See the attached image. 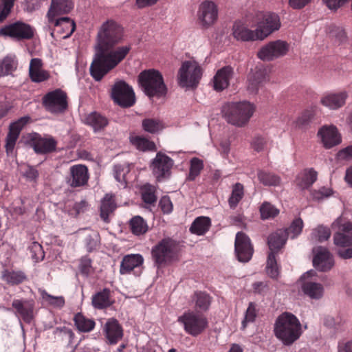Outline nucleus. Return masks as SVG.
<instances>
[{
    "label": "nucleus",
    "instance_id": "nucleus-1",
    "mask_svg": "<svg viewBox=\"0 0 352 352\" xmlns=\"http://www.w3.org/2000/svg\"><path fill=\"white\" fill-rule=\"evenodd\" d=\"M122 38L123 28L113 20H107L100 28L97 34L96 52L90 66V74L95 80L100 81L130 52V45L116 47Z\"/></svg>",
    "mask_w": 352,
    "mask_h": 352
},
{
    "label": "nucleus",
    "instance_id": "nucleus-2",
    "mask_svg": "<svg viewBox=\"0 0 352 352\" xmlns=\"http://www.w3.org/2000/svg\"><path fill=\"white\" fill-rule=\"evenodd\" d=\"M274 333L285 344L289 345L300 336L301 324L294 314L285 312L277 318Z\"/></svg>",
    "mask_w": 352,
    "mask_h": 352
},
{
    "label": "nucleus",
    "instance_id": "nucleus-3",
    "mask_svg": "<svg viewBox=\"0 0 352 352\" xmlns=\"http://www.w3.org/2000/svg\"><path fill=\"white\" fill-rule=\"evenodd\" d=\"M255 108L249 102H228L222 107L223 117L228 123L238 127L245 126L254 112Z\"/></svg>",
    "mask_w": 352,
    "mask_h": 352
},
{
    "label": "nucleus",
    "instance_id": "nucleus-4",
    "mask_svg": "<svg viewBox=\"0 0 352 352\" xmlns=\"http://www.w3.org/2000/svg\"><path fill=\"white\" fill-rule=\"evenodd\" d=\"M138 81L145 94L149 97L160 98L167 93L163 76L157 70L151 69L142 72L138 76Z\"/></svg>",
    "mask_w": 352,
    "mask_h": 352
},
{
    "label": "nucleus",
    "instance_id": "nucleus-5",
    "mask_svg": "<svg viewBox=\"0 0 352 352\" xmlns=\"http://www.w3.org/2000/svg\"><path fill=\"white\" fill-rule=\"evenodd\" d=\"M177 321L183 325L186 333L193 337L201 335L208 327V320L205 316L190 310L185 311Z\"/></svg>",
    "mask_w": 352,
    "mask_h": 352
},
{
    "label": "nucleus",
    "instance_id": "nucleus-6",
    "mask_svg": "<svg viewBox=\"0 0 352 352\" xmlns=\"http://www.w3.org/2000/svg\"><path fill=\"white\" fill-rule=\"evenodd\" d=\"M177 243L170 238H164L152 248L153 261L158 265L169 263L176 259Z\"/></svg>",
    "mask_w": 352,
    "mask_h": 352
},
{
    "label": "nucleus",
    "instance_id": "nucleus-7",
    "mask_svg": "<svg viewBox=\"0 0 352 352\" xmlns=\"http://www.w3.org/2000/svg\"><path fill=\"white\" fill-rule=\"evenodd\" d=\"M202 76L201 66L195 60L184 61L178 72V83L182 87H196Z\"/></svg>",
    "mask_w": 352,
    "mask_h": 352
},
{
    "label": "nucleus",
    "instance_id": "nucleus-8",
    "mask_svg": "<svg viewBox=\"0 0 352 352\" xmlns=\"http://www.w3.org/2000/svg\"><path fill=\"white\" fill-rule=\"evenodd\" d=\"M111 98L113 101L122 107H130L135 104V93L131 86L124 80L115 82L111 89Z\"/></svg>",
    "mask_w": 352,
    "mask_h": 352
},
{
    "label": "nucleus",
    "instance_id": "nucleus-9",
    "mask_svg": "<svg viewBox=\"0 0 352 352\" xmlns=\"http://www.w3.org/2000/svg\"><path fill=\"white\" fill-rule=\"evenodd\" d=\"M289 44L282 40L269 42L257 52V56L263 61H272L287 54Z\"/></svg>",
    "mask_w": 352,
    "mask_h": 352
},
{
    "label": "nucleus",
    "instance_id": "nucleus-10",
    "mask_svg": "<svg viewBox=\"0 0 352 352\" xmlns=\"http://www.w3.org/2000/svg\"><path fill=\"white\" fill-rule=\"evenodd\" d=\"M43 104L50 113H63L67 108V94L60 89L50 91L43 96Z\"/></svg>",
    "mask_w": 352,
    "mask_h": 352
},
{
    "label": "nucleus",
    "instance_id": "nucleus-11",
    "mask_svg": "<svg viewBox=\"0 0 352 352\" xmlns=\"http://www.w3.org/2000/svg\"><path fill=\"white\" fill-rule=\"evenodd\" d=\"M280 21L278 14L273 12L260 13L257 14L256 29L264 40L274 32L279 30Z\"/></svg>",
    "mask_w": 352,
    "mask_h": 352
},
{
    "label": "nucleus",
    "instance_id": "nucleus-12",
    "mask_svg": "<svg viewBox=\"0 0 352 352\" xmlns=\"http://www.w3.org/2000/svg\"><path fill=\"white\" fill-rule=\"evenodd\" d=\"M331 226L333 229H338L333 236V242L336 246L344 248L352 245V222L344 221L342 217H339Z\"/></svg>",
    "mask_w": 352,
    "mask_h": 352
},
{
    "label": "nucleus",
    "instance_id": "nucleus-13",
    "mask_svg": "<svg viewBox=\"0 0 352 352\" xmlns=\"http://www.w3.org/2000/svg\"><path fill=\"white\" fill-rule=\"evenodd\" d=\"M197 16L201 28L208 29L218 19L217 6L212 1L206 0L199 5Z\"/></svg>",
    "mask_w": 352,
    "mask_h": 352
},
{
    "label": "nucleus",
    "instance_id": "nucleus-14",
    "mask_svg": "<svg viewBox=\"0 0 352 352\" xmlns=\"http://www.w3.org/2000/svg\"><path fill=\"white\" fill-rule=\"evenodd\" d=\"M173 164V160L170 157L159 152L153 159L151 168L157 180L160 182L170 176Z\"/></svg>",
    "mask_w": 352,
    "mask_h": 352
},
{
    "label": "nucleus",
    "instance_id": "nucleus-15",
    "mask_svg": "<svg viewBox=\"0 0 352 352\" xmlns=\"http://www.w3.org/2000/svg\"><path fill=\"white\" fill-rule=\"evenodd\" d=\"M0 36H9L21 41L30 39L34 36V31L30 25L17 21L1 28Z\"/></svg>",
    "mask_w": 352,
    "mask_h": 352
},
{
    "label": "nucleus",
    "instance_id": "nucleus-16",
    "mask_svg": "<svg viewBox=\"0 0 352 352\" xmlns=\"http://www.w3.org/2000/svg\"><path fill=\"white\" fill-rule=\"evenodd\" d=\"M30 142L34 151L38 154H46L54 151L57 141L52 136L42 137L36 133L30 135Z\"/></svg>",
    "mask_w": 352,
    "mask_h": 352
},
{
    "label": "nucleus",
    "instance_id": "nucleus-17",
    "mask_svg": "<svg viewBox=\"0 0 352 352\" xmlns=\"http://www.w3.org/2000/svg\"><path fill=\"white\" fill-rule=\"evenodd\" d=\"M235 252L238 260L241 262L249 261L253 254V248L250 238L243 232H239L235 239Z\"/></svg>",
    "mask_w": 352,
    "mask_h": 352
},
{
    "label": "nucleus",
    "instance_id": "nucleus-18",
    "mask_svg": "<svg viewBox=\"0 0 352 352\" xmlns=\"http://www.w3.org/2000/svg\"><path fill=\"white\" fill-rule=\"evenodd\" d=\"M30 120V118L29 116H23L10 124L9 126V131L6 137L5 146L6 152L8 153H12L13 151L21 130L29 122Z\"/></svg>",
    "mask_w": 352,
    "mask_h": 352
},
{
    "label": "nucleus",
    "instance_id": "nucleus-19",
    "mask_svg": "<svg viewBox=\"0 0 352 352\" xmlns=\"http://www.w3.org/2000/svg\"><path fill=\"white\" fill-rule=\"evenodd\" d=\"M89 178L87 167L85 165L76 164L70 167L67 183L72 188L82 187L87 184Z\"/></svg>",
    "mask_w": 352,
    "mask_h": 352
},
{
    "label": "nucleus",
    "instance_id": "nucleus-20",
    "mask_svg": "<svg viewBox=\"0 0 352 352\" xmlns=\"http://www.w3.org/2000/svg\"><path fill=\"white\" fill-rule=\"evenodd\" d=\"M234 38L241 41H263L257 29L250 30L248 26L241 21L234 23L232 28Z\"/></svg>",
    "mask_w": 352,
    "mask_h": 352
},
{
    "label": "nucleus",
    "instance_id": "nucleus-21",
    "mask_svg": "<svg viewBox=\"0 0 352 352\" xmlns=\"http://www.w3.org/2000/svg\"><path fill=\"white\" fill-rule=\"evenodd\" d=\"M314 274H315V272L311 270L301 276V279L303 280L302 290L304 294L309 298L312 299H319L323 296L324 287L320 283L307 280L309 277Z\"/></svg>",
    "mask_w": 352,
    "mask_h": 352
},
{
    "label": "nucleus",
    "instance_id": "nucleus-22",
    "mask_svg": "<svg viewBox=\"0 0 352 352\" xmlns=\"http://www.w3.org/2000/svg\"><path fill=\"white\" fill-rule=\"evenodd\" d=\"M318 135L326 148H331L341 142L338 129L333 125L324 126L318 132Z\"/></svg>",
    "mask_w": 352,
    "mask_h": 352
},
{
    "label": "nucleus",
    "instance_id": "nucleus-23",
    "mask_svg": "<svg viewBox=\"0 0 352 352\" xmlns=\"http://www.w3.org/2000/svg\"><path fill=\"white\" fill-rule=\"evenodd\" d=\"M313 264L317 270L326 272L331 269L334 262L329 252L326 248L320 247L316 250Z\"/></svg>",
    "mask_w": 352,
    "mask_h": 352
},
{
    "label": "nucleus",
    "instance_id": "nucleus-24",
    "mask_svg": "<svg viewBox=\"0 0 352 352\" xmlns=\"http://www.w3.org/2000/svg\"><path fill=\"white\" fill-rule=\"evenodd\" d=\"M104 332L108 342L116 344L123 336V329L115 318H109L104 326Z\"/></svg>",
    "mask_w": 352,
    "mask_h": 352
},
{
    "label": "nucleus",
    "instance_id": "nucleus-25",
    "mask_svg": "<svg viewBox=\"0 0 352 352\" xmlns=\"http://www.w3.org/2000/svg\"><path fill=\"white\" fill-rule=\"evenodd\" d=\"M16 316L21 317L25 322L30 323L33 319L34 302L28 300L15 299L12 303Z\"/></svg>",
    "mask_w": 352,
    "mask_h": 352
},
{
    "label": "nucleus",
    "instance_id": "nucleus-26",
    "mask_svg": "<svg viewBox=\"0 0 352 352\" xmlns=\"http://www.w3.org/2000/svg\"><path fill=\"white\" fill-rule=\"evenodd\" d=\"M29 76L34 82H42L50 78L49 72L43 69V61L38 58H32L29 67Z\"/></svg>",
    "mask_w": 352,
    "mask_h": 352
},
{
    "label": "nucleus",
    "instance_id": "nucleus-27",
    "mask_svg": "<svg viewBox=\"0 0 352 352\" xmlns=\"http://www.w3.org/2000/svg\"><path fill=\"white\" fill-rule=\"evenodd\" d=\"M348 97L346 91H340L338 93H331L324 96L321 98V103L324 107L330 109L336 110L345 104Z\"/></svg>",
    "mask_w": 352,
    "mask_h": 352
},
{
    "label": "nucleus",
    "instance_id": "nucleus-28",
    "mask_svg": "<svg viewBox=\"0 0 352 352\" xmlns=\"http://www.w3.org/2000/svg\"><path fill=\"white\" fill-rule=\"evenodd\" d=\"M233 76V69L226 66L217 71L213 78V87L216 91H220L227 88Z\"/></svg>",
    "mask_w": 352,
    "mask_h": 352
},
{
    "label": "nucleus",
    "instance_id": "nucleus-29",
    "mask_svg": "<svg viewBox=\"0 0 352 352\" xmlns=\"http://www.w3.org/2000/svg\"><path fill=\"white\" fill-rule=\"evenodd\" d=\"M144 258L140 254H131L125 255L121 261L120 273L121 274H129L135 268L142 266Z\"/></svg>",
    "mask_w": 352,
    "mask_h": 352
},
{
    "label": "nucleus",
    "instance_id": "nucleus-30",
    "mask_svg": "<svg viewBox=\"0 0 352 352\" xmlns=\"http://www.w3.org/2000/svg\"><path fill=\"white\" fill-rule=\"evenodd\" d=\"M73 8V3L69 0H52L50 8L47 12L49 22H52L55 16L67 14Z\"/></svg>",
    "mask_w": 352,
    "mask_h": 352
},
{
    "label": "nucleus",
    "instance_id": "nucleus-31",
    "mask_svg": "<svg viewBox=\"0 0 352 352\" xmlns=\"http://www.w3.org/2000/svg\"><path fill=\"white\" fill-rule=\"evenodd\" d=\"M317 179V172L313 168L305 169L300 173L296 179L297 186L301 190L307 189L312 186V184Z\"/></svg>",
    "mask_w": 352,
    "mask_h": 352
},
{
    "label": "nucleus",
    "instance_id": "nucleus-32",
    "mask_svg": "<svg viewBox=\"0 0 352 352\" xmlns=\"http://www.w3.org/2000/svg\"><path fill=\"white\" fill-rule=\"evenodd\" d=\"M57 28V32L64 34L63 38L69 37L74 32L76 28L75 23L68 17H61L60 19H54L52 22Z\"/></svg>",
    "mask_w": 352,
    "mask_h": 352
},
{
    "label": "nucleus",
    "instance_id": "nucleus-33",
    "mask_svg": "<svg viewBox=\"0 0 352 352\" xmlns=\"http://www.w3.org/2000/svg\"><path fill=\"white\" fill-rule=\"evenodd\" d=\"M287 239V232L281 229L270 234L267 241L270 252L275 254L276 252L283 247Z\"/></svg>",
    "mask_w": 352,
    "mask_h": 352
},
{
    "label": "nucleus",
    "instance_id": "nucleus-34",
    "mask_svg": "<svg viewBox=\"0 0 352 352\" xmlns=\"http://www.w3.org/2000/svg\"><path fill=\"white\" fill-rule=\"evenodd\" d=\"M111 292L109 289H103L96 293L91 298V303L94 308L102 309L109 307L112 302L110 299Z\"/></svg>",
    "mask_w": 352,
    "mask_h": 352
},
{
    "label": "nucleus",
    "instance_id": "nucleus-35",
    "mask_svg": "<svg viewBox=\"0 0 352 352\" xmlns=\"http://www.w3.org/2000/svg\"><path fill=\"white\" fill-rule=\"evenodd\" d=\"M116 208V204L113 196L107 194L101 201L100 206V217L102 219L108 223L109 221V216Z\"/></svg>",
    "mask_w": 352,
    "mask_h": 352
},
{
    "label": "nucleus",
    "instance_id": "nucleus-36",
    "mask_svg": "<svg viewBox=\"0 0 352 352\" xmlns=\"http://www.w3.org/2000/svg\"><path fill=\"white\" fill-rule=\"evenodd\" d=\"M74 322L77 329L81 332H90L96 325L93 319L86 317L82 313H78L74 316Z\"/></svg>",
    "mask_w": 352,
    "mask_h": 352
},
{
    "label": "nucleus",
    "instance_id": "nucleus-37",
    "mask_svg": "<svg viewBox=\"0 0 352 352\" xmlns=\"http://www.w3.org/2000/svg\"><path fill=\"white\" fill-rule=\"evenodd\" d=\"M269 80L264 70H258L249 78L248 88L252 93H256L259 87Z\"/></svg>",
    "mask_w": 352,
    "mask_h": 352
},
{
    "label": "nucleus",
    "instance_id": "nucleus-38",
    "mask_svg": "<svg viewBox=\"0 0 352 352\" xmlns=\"http://www.w3.org/2000/svg\"><path fill=\"white\" fill-rule=\"evenodd\" d=\"M210 225L209 217H199L192 222L190 230L193 234L203 235L209 230Z\"/></svg>",
    "mask_w": 352,
    "mask_h": 352
},
{
    "label": "nucleus",
    "instance_id": "nucleus-39",
    "mask_svg": "<svg viewBox=\"0 0 352 352\" xmlns=\"http://www.w3.org/2000/svg\"><path fill=\"white\" fill-rule=\"evenodd\" d=\"M85 122L93 127L94 131L103 129L108 124L107 119L96 112L89 114L85 118Z\"/></svg>",
    "mask_w": 352,
    "mask_h": 352
},
{
    "label": "nucleus",
    "instance_id": "nucleus-40",
    "mask_svg": "<svg viewBox=\"0 0 352 352\" xmlns=\"http://www.w3.org/2000/svg\"><path fill=\"white\" fill-rule=\"evenodd\" d=\"M192 300L197 310L207 311L211 303V297L205 292H197L195 293Z\"/></svg>",
    "mask_w": 352,
    "mask_h": 352
},
{
    "label": "nucleus",
    "instance_id": "nucleus-41",
    "mask_svg": "<svg viewBox=\"0 0 352 352\" xmlns=\"http://www.w3.org/2000/svg\"><path fill=\"white\" fill-rule=\"evenodd\" d=\"M2 279L10 285H19L23 283L26 276L21 271H10L5 270L1 273Z\"/></svg>",
    "mask_w": 352,
    "mask_h": 352
},
{
    "label": "nucleus",
    "instance_id": "nucleus-42",
    "mask_svg": "<svg viewBox=\"0 0 352 352\" xmlns=\"http://www.w3.org/2000/svg\"><path fill=\"white\" fill-rule=\"evenodd\" d=\"M257 176L259 182L264 186H276L280 184V177L273 173L259 170Z\"/></svg>",
    "mask_w": 352,
    "mask_h": 352
},
{
    "label": "nucleus",
    "instance_id": "nucleus-43",
    "mask_svg": "<svg viewBox=\"0 0 352 352\" xmlns=\"http://www.w3.org/2000/svg\"><path fill=\"white\" fill-rule=\"evenodd\" d=\"M17 67V61L14 56H7L0 60V77L8 76Z\"/></svg>",
    "mask_w": 352,
    "mask_h": 352
},
{
    "label": "nucleus",
    "instance_id": "nucleus-44",
    "mask_svg": "<svg viewBox=\"0 0 352 352\" xmlns=\"http://www.w3.org/2000/svg\"><path fill=\"white\" fill-rule=\"evenodd\" d=\"M130 141L137 149L142 151H153L156 149L153 142L141 136L131 137Z\"/></svg>",
    "mask_w": 352,
    "mask_h": 352
},
{
    "label": "nucleus",
    "instance_id": "nucleus-45",
    "mask_svg": "<svg viewBox=\"0 0 352 352\" xmlns=\"http://www.w3.org/2000/svg\"><path fill=\"white\" fill-rule=\"evenodd\" d=\"M130 228L132 233L137 236L145 234L148 228L146 222L140 216H135L131 219Z\"/></svg>",
    "mask_w": 352,
    "mask_h": 352
},
{
    "label": "nucleus",
    "instance_id": "nucleus-46",
    "mask_svg": "<svg viewBox=\"0 0 352 352\" xmlns=\"http://www.w3.org/2000/svg\"><path fill=\"white\" fill-rule=\"evenodd\" d=\"M141 196L145 204L153 205L157 201L155 186L149 184L144 185L141 188Z\"/></svg>",
    "mask_w": 352,
    "mask_h": 352
},
{
    "label": "nucleus",
    "instance_id": "nucleus-47",
    "mask_svg": "<svg viewBox=\"0 0 352 352\" xmlns=\"http://www.w3.org/2000/svg\"><path fill=\"white\" fill-rule=\"evenodd\" d=\"M131 168L129 164H116L114 166V177L122 184L124 187L126 186V175L130 172Z\"/></svg>",
    "mask_w": 352,
    "mask_h": 352
},
{
    "label": "nucleus",
    "instance_id": "nucleus-48",
    "mask_svg": "<svg viewBox=\"0 0 352 352\" xmlns=\"http://www.w3.org/2000/svg\"><path fill=\"white\" fill-rule=\"evenodd\" d=\"M244 195L243 186L240 183H236L232 188L231 195L228 199V204L232 209H234L239 201L242 199Z\"/></svg>",
    "mask_w": 352,
    "mask_h": 352
},
{
    "label": "nucleus",
    "instance_id": "nucleus-49",
    "mask_svg": "<svg viewBox=\"0 0 352 352\" xmlns=\"http://www.w3.org/2000/svg\"><path fill=\"white\" fill-rule=\"evenodd\" d=\"M38 292L42 297V299L50 305L58 308H62L65 305V299L63 296H52L44 289H40Z\"/></svg>",
    "mask_w": 352,
    "mask_h": 352
},
{
    "label": "nucleus",
    "instance_id": "nucleus-50",
    "mask_svg": "<svg viewBox=\"0 0 352 352\" xmlns=\"http://www.w3.org/2000/svg\"><path fill=\"white\" fill-rule=\"evenodd\" d=\"M144 130L150 133H156L164 128L162 122L157 119L147 118L142 121Z\"/></svg>",
    "mask_w": 352,
    "mask_h": 352
},
{
    "label": "nucleus",
    "instance_id": "nucleus-51",
    "mask_svg": "<svg viewBox=\"0 0 352 352\" xmlns=\"http://www.w3.org/2000/svg\"><path fill=\"white\" fill-rule=\"evenodd\" d=\"M330 236V229L322 225L313 230L311 232V239L318 241L319 242H323L328 240Z\"/></svg>",
    "mask_w": 352,
    "mask_h": 352
},
{
    "label": "nucleus",
    "instance_id": "nucleus-52",
    "mask_svg": "<svg viewBox=\"0 0 352 352\" xmlns=\"http://www.w3.org/2000/svg\"><path fill=\"white\" fill-rule=\"evenodd\" d=\"M266 271L271 278H276L278 275V268L276 260V255L274 252H270L268 254Z\"/></svg>",
    "mask_w": 352,
    "mask_h": 352
},
{
    "label": "nucleus",
    "instance_id": "nucleus-53",
    "mask_svg": "<svg viewBox=\"0 0 352 352\" xmlns=\"http://www.w3.org/2000/svg\"><path fill=\"white\" fill-rule=\"evenodd\" d=\"M302 228V220L300 218L294 219L290 226L285 230L287 232V238L294 239L301 233Z\"/></svg>",
    "mask_w": 352,
    "mask_h": 352
},
{
    "label": "nucleus",
    "instance_id": "nucleus-54",
    "mask_svg": "<svg viewBox=\"0 0 352 352\" xmlns=\"http://www.w3.org/2000/svg\"><path fill=\"white\" fill-rule=\"evenodd\" d=\"M261 218L267 219L278 215L279 210L270 203H263L260 208Z\"/></svg>",
    "mask_w": 352,
    "mask_h": 352
},
{
    "label": "nucleus",
    "instance_id": "nucleus-55",
    "mask_svg": "<svg viewBox=\"0 0 352 352\" xmlns=\"http://www.w3.org/2000/svg\"><path fill=\"white\" fill-rule=\"evenodd\" d=\"M203 162L201 160L197 157L192 158L190 161V168L188 179L190 180H194L196 177L199 175L201 170L203 169Z\"/></svg>",
    "mask_w": 352,
    "mask_h": 352
},
{
    "label": "nucleus",
    "instance_id": "nucleus-56",
    "mask_svg": "<svg viewBox=\"0 0 352 352\" xmlns=\"http://www.w3.org/2000/svg\"><path fill=\"white\" fill-rule=\"evenodd\" d=\"M16 0H0V22L10 14Z\"/></svg>",
    "mask_w": 352,
    "mask_h": 352
},
{
    "label": "nucleus",
    "instance_id": "nucleus-57",
    "mask_svg": "<svg viewBox=\"0 0 352 352\" xmlns=\"http://www.w3.org/2000/svg\"><path fill=\"white\" fill-rule=\"evenodd\" d=\"M85 246L88 252L96 250L99 244V234L96 232H91L85 238Z\"/></svg>",
    "mask_w": 352,
    "mask_h": 352
},
{
    "label": "nucleus",
    "instance_id": "nucleus-58",
    "mask_svg": "<svg viewBox=\"0 0 352 352\" xmlns=\"http://www.w3.org/2000/svg\"><path fill=\"white\" fill-rule=\"evenodd\" d=\"M256 316V311L255 305L253 302H250L246 310L245 318L242 321V327L245 329L247 325V323L254 322Z\"/></svg>",
    "mask_w": 352,
    "mask_h": 352
},
{
    "label": "nucleus",
    "instance_id": "nucleus-59",
    "mask_svg": "<svg viewBox=\"0 0 352 352\" xmlns=\"http://www.w3.org/2000/svg\"><path fill=\"white\" fill-rule=\"evenodd\" d=\"M311 119V115L309 112L302 113L295 121V125L300 129H304L308 126Z\"/></svg>",
    "mask_w": 352,
    "mask_h": 352
},
{
    "label": "nucleus",
    "instance_id": "nucleus-60",
    "mask_svg": "<svg viewBox=\"0 0 352 352\" xmlns=\"http://www.w3.org/2000/svg\"><path fill=\"white\" fill-rule=\"evenodd\" d=\"M267 145V140L263 137H256L252 142V146L254 151L260 152L263 151Z\"/></svg>",
    "mask_w": 352,
    "mask_h": 352
},
{
    "label": "nucleus",
    "instance_id": "nucleus-61",
    "mask_svg": "<svg viewBox=\"0 0 352 352\" xmlns=\"http://www.w3.org/2000/svg\"><path fill=\"white\" fill-rule=\"evenodd\" d=\"M159 206L165 214L170 213L173 208L170 199L168 196H164L161 198Z\"/></svg>",
    "mask_w": 352,
    "mask_h": 352
},
{
    "label": "nucleus",
    "instance_id": "nucleus-62",
    "mask_svg": "<svg viewBox=\"0 0 352 352\" xmlns=\"http://www.w3.org/2000/svg\"><path fill=\"white\" fill-rule=\"evenodd\" d=\"M332 190L330 188L322 187L318 191L313 192V197L315 199L320 200L328 197L331 195Z\"/></svg>",
    "mask_w": 352,
    "mask_h": 352
},
{
    "label": "nucleus",
    "instance_id": "nucleus-63",
    "mask_svg": "<svg viewBox=\"0 0 352 352\" xmlns=\"http://www.w3.org/2000/svg\"><path fill=\"white\" fill-rule=\"evenodd\" d=\"M23 176L29 181H35L38 177V170L32 166H27L26 170L23 173Z\"/></svg>",
    "mask_w": 352,
    "mask_h": 352
},
{
    "label": "nucleus",
    "instance_id": "nucleus-64",
    "mask_svg": "<svg viewBox=\"0 0 352 352\" xmlns=\"http://www.w3.org/2000/svg\"><path fill=\"white\" fill-rule=\"evenodd\" d=\"M340 160H352V144L340 150L338 153Z\"/></svg>",
    "mask_w": 352,
    "mask_h": 352
}]
</instances>
